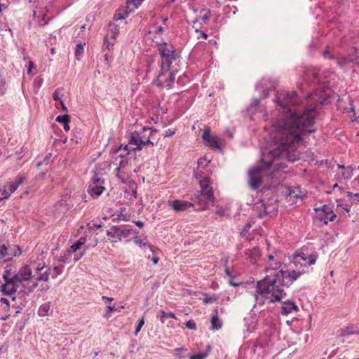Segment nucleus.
Wrapping results in <instances>:
<instances>
[{
  "instance_id": "nucleus-1",
  "label": "nucleus",
  "mask_w": 359,
  "mask_h": 359,
  "mask_svg": "<svg viewBox=\"0 0 359 359\" xmlns=\"http://www.w3.org/2000/svg\"><path fill=\"white\" fill-rule=\"evenodd\" d=\"M277 100L285 117L273 124L269 137V150L263 154L261 163L248 172L249 184L254 190L261 186L264 171L276 161L286 159L294 162L299 158L297 147L302 140V135L306 132L304 128L314 123L315 108H307L302 112L297 108L298 97L296 93H280Z\"/></svg>"
},
{
  "instance_id": "nucleus-2",
  "label": "nucleus",
  "mask_w": 359,
  "mask_h": 359,
  "mask_svg": "<svg viewBox=\"0 0 359 359\" xmlns=\"http://www.w3.org/2000/svg\"><path fill=\"white\" fill-rule=\"evenodd\" d=\"M306 271L304 268L294 263V255L292 260L287 270H280L266 276L264 279L257 283L256 292L253 294L255 301L259 304H263L264 301L259 300V294L269 299L268 295L271 294L273 298L270 302H280L286 296L284 287H289L294 280Z\"/></svg>"
},
{
  "instance_id": "nucleus-3",
  "label": "nucleus",
  "mask_w": 359,
  "mask_h": 359,
  "mask_svg": "<svg viewBox=\"0 0 359 359\" xmlns=\"http://www.w3.org/2000/svg\"><path fill=\"white\" fill-rule=\"evenodd\" d=\"M195 177L199 180L201 192L196 197V201L200 208L202 210L208 209L214 205L215 196L213 194V189L211 185L210 178L201 170L195 173Z\"/></svg>"
},
{
  "instance_id": "nucleus-4",
  "label": "nucleus",
  "mask_w": 359,
  "mask_h": 359,
  "mask_svg": "<svg viewBox=\"0 0 359 359\" xmlns=\"http://www.w3.org/2000/svg\"><path fill=\"white\" fill-rule=\"evenodd\" d=\"M158 50L161 57V69L175 72L176 69L172 64L179 61V55L176 53L175 50L169 49L166 43L159 44Z\"/></svg>"
},
{
  "instance_id": "nucleus-5",
  "label": "nucleus",
  "mask_w": 359,
  "mask_h": 359,
  "mask_svg": "<svg viewBox=\"0 0 359 359\" xmlns=\"http://www.w3.org/2000/svg\"><path fill=\"white\" fill-rule=\"evenodd\" d=\"M175 80V72L161 70L158 74L155 83L158 86L171 88Z\"/></svg>"
},
{
  "instance_id": "nucleus-6",
  "label": "nucleus",
  "mask_w": 359,
  "mask_h": 359,
  "mask_svg": "<svg viewBox=\"0 0 359 359\" xmlns=\"http://www.w3.org/2000/svg\"><path fill=\"white\" fill-rule=\"evenodd\" d=\"M316 257L313 255H306L304 253L294 255V263L299 265L300 268H307L316 262Z\"/></svg>"
},
{
  "instance_id": "nucleus-7",
  "label": "nucleus",
  "mask_w": 359,
  "mask_h": 359,
  "mask_svg": "<svg viewBox=\"0 0 359 359\" xmlns=\"http://www.w3.org/2000/svg\"><path fill=\"white\" fill-rule=\"evenodd\" d=\"M140 141L142 142L140 139V135L139 133L135 131L130 133L128 144L124 146V150L127 151L126 155L129 154V150H140L142 147Z\"/></svg>"
},
{
  "instance_id": "nucleus-8",
  "label": "nucleus",
  "mask_w": 359,
  "mask_h": 359,
  "mask_svg": "<svg viewBox=\"0 0 359 359\" xmlns=\"http://www.w3.org/2000/svg\"><path fill=\"white\" fill-rule=\"evenodd\" d=\"M19 280L20 279L5 281V283L1 285V290L6 294H11L16 292L21 285Z\"/></svg>"
},
{
  "instance_id": "nucleus-9",
  "label": "nucleus",
  "mask_w": 359,
  "mask_h": 359,
  "mask_svg": "<svg viewBox=\"0 0 359 359\" xmlns=\"http://www.w3.org/2000/svg\"><path fill=\"white\" fill-rule=\"evenodd\" d=\"M152 132H156V130H152L151 128L147 127L143 128L142 132L140 133V139L142 140V142L140 141L142 148L146 145H154L153 142L149 140V135L152 133Z\"/></svg>"
},
{
  "instance_id": "nucleus-10",
  "label": "nucleus",
  "mask_w": 359,
  "mask_h": 359,
  "mask_svg": "<svg viewBox=\"0 0 359 359\" xmlns=\"http://www.w3.org/2000/svg\"><path fill=\"white\" fill-rule=\"evenodd\" d=\"M202 138L208 143L210 146L215 149H219L220 144L219 139L217 136H214L210 133L208 130H205L203 133Z\"/></svg>"
},
{
  "instance_id": "nucleus-11",
  "label": "nucleus",
  "mask_w": 359,
  "mask_h": 359,
  "mask_svg": "<svg viewBox=\"0 0 359 359\" xmlns=\"http://www.w3.org/2000/svg\"><path fill=\"white\" fill-rule=\"evenodd\" d=\"M16 276H18L20 283L22 281L30 280L33 277L31 267L29 266L22 267L16 273Z\"/></svg>"
},
{
  "instance_id": "nucleus-12",
  "label": "nucleus",
  "mask_w": 359,
  "mask_h": 359,
  "mask_svg": "<svg viewBox=\"0 0 359 359\" xmlns=\"http://www.w3.org/2000/svg\"><path fill=\"white\" fill-rule=\"evenodd\" d=\"M169 203H170L172 208L176 212L184 211L188 208L193 205V204L191 203H188L187 201L180 200H175L172 202H169Z\"/></svg>"
},
{
  "instance_id": "nucleus-13",
  "label": "nucleus",
  "mask_w": 359,
  "mask_h": 359,
  "mask_svg": "<svg viewBox=\"0 0 359 359\" xmlns=\"http://www.w3.org/2000/svg\"><path fill=\"white\" fill-rule=\"evenodd\" d=\"M246 259L249 260L252 264L257 263L260 257L259 250L257 248H252L245 252Z\"/></svg>"
},
{
  "instance_id": "nucleus-14",
  "label": "nucleus",
  "mask_w": 359,
  "mask_h": 359,
  "mask_svg": "<svg viewBox=\"0 0 359 359\" xmlns=\"http://www.w3.org/2000/svg\"><path fill=\"white\" fill-rule=\"evenodd\" d=\"M268 208L269 207H267L262 201L257 202L254 205V210L257 212L258 217L261 218L270 213Z\"/></svg>"
},
{
  "instance_id": "nucleus-15",
  "label": "nucleus",
  "mask_w": 359,
  "mask_h": 359,
  "mask_svg": "<svg viewBox=\"0 0 359 359\" xmlns=\"http://www.w3.org/2000/svg\"><path fill=\"white\" fill-rule=\"evenodd\" d=\"M298 310V306L293 302L287 301L283 302L281 313L287 316L289 313H291L293 311H297Z\"/></svg>"
},
{
  "instance_id": "nucleus-16",
  "label": "nucleus",
  "mask_w": 359,
  "mask_h": 359,
  "mask_svg": "<svg viewBox=\"0 0 359 359\" xmlns=\"http://www.w3.org/2000/svg\"><path fill=\"white\" fill-rule=\"evenodd\" d=\"M119 33V27L115 23H110L109 25L108 33L106 36L109 37L113 41H115L116 36Z\"/></svg>"
},
{
  "instance_id": "nucleus-17",
  "label": "nucleus",
  "mask_w": 359,
  "mask_h": 359,
  "mask_svg": "<svg viewBox=\"0 0 359 359\" xmlns=\"http://www.w3.org/2000/svg\"><path fill=\"white\" fill-rule=\"evenodd\" d=\"M104 187H97L96 184H90L88 187V193L93 196H99L103 192Z\"/></svg>"
},
{
  "instance_id": "nucleus-18",
  "label": "nucleus",
  "mask_w": 359,
  "mask_h": 359,
  "mask_svg": "<svg viewBox=\"0 0 359 359\" xmlns=\"http://www.w3.org/2000/svg\"><path fill=\"white\" fill-rule=\"evenodd\" d=\"M214 313H215V314L212 316V317L211 318L212 329V330H219V328L222 327V323L219 320L217 310L215 309Z\"/></svg>"
},
{
  "instance_id": "nucleus-19",
  "label": "nucleus",
  "mask_w": 359,
  "mask_h": 359,
  "mask_svg": "<svg viewBox=\"0 0 359 359\" xmlns=\"http://www.w3.org/2000/svg\"><path fill=\"white\" fill-rule=\"evenodd\" d=\"M8 257L18 256L21 254V250L18 245H11L7 247Z\"/></svg>"
},
{
  "instance_id": "nucleus-20",
  "label": "nucleus",
  "mask_w": 359,
  "mask_h": 359,
  "mask_svg": "<svg viewBox=\"0 0 359 359\" xmlns=\"http://www.w3.org/2000/svg\"><path fill=\"white\" fill-rule=\"evenodd\" d=\"M107 236L114 238V241H120L118 226H113L109 230L107 231Z\"/></svg>"
},
{
  "instance_id": "nucleus-21",
  "label": "nucleus",
  "mask_w": 359,
  "mask_h": 359,
  "mask_svg": "<svg viewBox=\"0 0 359 359\" xmlns=\"http://www.w3.org/2000/svg\"><path fill=\"white\" fill-rule=\"evenodd\" d=\"M210 162V160L207 159L206 157L200 158L198 161V166L196 173L198 171L201 170V172L203 173V175H206L207 177H208V175L203 172V169L205 168V167L208 165Z\"/></svg>"
},
{
  "instance_id": "nucleus-22",
  "label": "nucleus",
  "mask_w": 359,
  "mask_h": 359,
  "mask_svg": "<svg viewBox=\"0 0 359 359\" xmlns=\"http://www.w3.org/2000/svg\"><path fill=\"white\" fill-rule=\"evenodd\" d=\"M50 309V302L43 304L39 309L38 313L40 316H46L49 314Z\"/></svg>"
},
{
  "instance_id": "nucleus-23",
  "label": "nucleus",
  "mask_w": 359,
  "mask_h": 359,
  "mask_svg": "<svg viewBox=\"0 0 359 359\" xmlns=\"http://www.w3.org/2000/svg\"><path fill=\"white\" fill-rule=\"evenodd\" d=\"M337 217V215L335 214H332L331 215H317L316 218L318 219L320 221H323L324 224H327L328 223V221L333 222L335 218Z\"/></svg>"
},
{
  "instance_id": "nucleus-24",
  "label": "nucleus",
  "mask_w": 359,
  "mask_h": 359,
  "mask_svg": "<svg viewBox=\"0 0 359 359\" xmlns=\"http://www.w3.org/2000/svg\"><path fill=\"white\" fill-rule=\"evenodd\" d=\"M316 210L318 212L317 215H323L324 216L325 215H331L332 214H334L331 208L327 205H323V207L321 210L316 209Z\"/></svg>"
},
{
  "instance_id": "nucleus-25",
  "label": "nucleus",
  "mask_w": 359,
  "mask_h": 359,
  "mask_svg": "<svg viewBox=\"0 0 359 359\" xmlns=\"http://www.w3.org/2000/svg\"><path fill=\"white\" fill-rule=\"evenodd\" d=\"M116 171L117 177H118L122 182L126 183L128 180V176L122 171L121 168H116Z\"/></svg>"
},
{
  "instance_id": "nucleus-26",
  "label": "nucleus",
  "mask_w": 359,
  "mask_h": 359,
  "mask_svg": "<svg viewBox=\"0 0 359 359\" xmlns=\"http://www.w3.org/2000/svg\"><path fill=\"white\" fill-rule=\"evenodd\" d=\"M309 96L312 97V100L314 102H318L320 105L327 104V97H317L318 95L316 93L314 94H311Z\"/></svg>"
},
{
  "instance_id": "nucleus-27",
  "label": "nucleus",
  "mask_w": 359,
  "mask_h": 359,
  "mask_svg": "<svg viewBox=\"0 0 359 359\" xmlns=\"http://www.w3.org/2000/svg\"><path fill=\"white\" fill-rule=\"evenodd\" d=\"M18 276H16V273L13 275L10 270L5 271L3 274V278L4 279V281L17 280L18 279Z\"/></svg>"
},
{
  "instance_id": "nucleus-28",
  "label": "nucleus",
  "mask_w": 359,
  "mask_h": 359,
  "mask_svg": "<svg viewBox=\"0 0 359 359\" xmlns=\"http://www.w3.org/2000/svg\"><path fill=\"white\" fill-rule=\"evenodd\" d=\"M160 313H161L160 319H161V321L162 323H165L164 319L165 318H176L175 315L172 312L166 313L165 311L162 310L160 311Z\"/></svg>"
},
{
  "instance_id": "nucleus-29",
  "label": "nucleus",
  "mask_w": 359,
  "mask_h": 359,
  "mask_svg": "<svg viewBox=\"0 0 359 359\" xmlns=\"http://www.w3.org/2000/svg\"><path fill=\"white\" fill-rule=\"evenodd\" d=\"M145 238H141L140 237L136 236L135 238H134V242L140 245V246H144V247H149L150 248L151 247V245L149 243H148L147 242L144 241Z\"/></svg>"
},
{
  "instance_id": "nucleus-30",
  "label": "nucleus",
  "mask_w": 359,
  "mask_h": 359,
  "mask_svg": "<svg viewBox=\"0 0 359 359\" xmlns=\"http://www.w3.org/2000/svg\"><path fill=\"white\" fill-rule=\"evenodd\" d=\"M133 233H135V231H133V229H122L119 227L120 241L122 237L126 238Z\"/></svg>"
},
{
  "instance_id": "nucleus-31",
  "label": "nucleus",
  "mask_w": 359,
  "mask_h": 359,
  "mask_svg": "<svg viewBox=\"0 0 359 359\" xmlns=\"http://www.w3.org/2000/svg\"><path fill=\"white\" fill-rule=\"evenodd\" d=\"M86 43H78L76 46L75 49V56L76 57L77 60H79V56H80L83 53L84 50V46Z\"/></svg>"
},
{
  "instance_id": "nucleus-32",
  "label": "nucleus",
  "mask_w": 359,
  "mask_h": 359,
  "mask_svg": "<svg viewBox=\"0 0 359 359\" xmlns=\"http://www.w3.org/2000/svg\"><path fill=\"white\" fill-rule=\"evenodd\" d=\"M353 167L352 165L347 167L345 172H343V176L346 179H349L353 175Z\"/></svg>"
},
{
  "instance_id": "nucleus-33",
  "label": "nucleus",
  "mask_w": 359,
  "mask_h": 359,
  "mask_svg": "<svg viewBox=\"0 0 359 359\" xmlns=\"http://www.w3.org/2000/svg\"><path fill=\"white\" fill-rule=\"evenodd\" d=\"M56 121L65 124L67 122H69V116L68 114H65L63 116H58L56 118Z\"/></svg>"
},
{
  "instance_id": "nucleus-34",
  "label": "nucleus",
  "mask_w": 359,
  "mask_h": 359,
  "mask_svg": "<svg viewBox=\"0 0 359 359\" xmlns=\"http://www.w3.org/2000/svg\"><path fill=\"white\" fill-rule=\"evenodd\" d=\"M49 275H50V272L46 271L43 273H40L36 279H37V280H43V281L47 282L49 279Z\"/></svg>"
},
{
  "instance_id": "nucleus-35",
  "label": "nucleus",
  "mask_w": 359,
  "mask_h": 359,
  "mask_svg": "<svg viewBox=\"0 0 359 359\" xmlns=\"http://www.w3.org/2000/svg\"><path fill=\"white\" fill-rule=\"evenodd\" d=\"M203 302L207 304L209 303H212L217 299V297L214 295L212 297H208L207 294H204Z\"/></svg>"
},
{
  "instance_id": "nucleus-36",
  "label": "nucleus",
  "mask_w": 359,
  "mask_h": 359,
  "mask_svg": "<svg viewBox=\"0 0 359 359\" xmlns=\"http://www.w3.org/2000/svg\"><path fill=\"white\" fill-rule=\"evenodd\" d=\"M109 38L108 36H105L104 39V46L107 48L109 50H111L113 47H114V42H110L109 41Z\"/></svg>"
},
{
  "instance_id": "nucleus-37",
  "label": "nucleus",
  "mask_w": 359,
  "mask_h": 359,
  "mask_svg": "<svg viewBox=\"0 0 359 359\" xmlns=\"http://www.w3.org/2000/svg\"><path fill=\"white\" fill-rule=\"evenodd\" d=\"M144 318L142 317L141 319H140V320L138 321V324H137V326L136 327V330L135 331V335H137V334L140 332V331L141 330V328L142 327V326L144 325Z\"/></svg>"
},
{
  "instance_id": "nucleus-38",
  "label": "nucleus",
  "mask_w": 359,
  "mask_h": 359,
  "mask_svg": "<svg viewBox=\"0 0 359 359\" xmlns=\"http://www.w3.org/2000/svg\"><path fill=\"white\" fill-rule=\"evenodd\" d=\"M102 184H103V181L100 177H98L97 175L93 176L92 184H96L97 187H103L102 185Z\"/></svg>"
},
{
  "instance_id": "nucleus-39",
  "label": "nucleus",
  "mask_w": 359,
  "mask_h": 359,
  "mask_svg": "<svg viewBox=\"0 0 359 359\" xmlns=\"http://www.w3.org/2000/svg\"><path fill=\"white\" fill-rule=\"evenodd\" d=\"M186 327L190 330H196V325L193 320H189L186 323Z\"/></svg>"
},
{
  "instance_id": "nucleus-40",
  "label": "nucleus",
  "mask_w": 359,
  "mask_h": 359,
  "mask_svg": "<svg viewBox=\"0 0 359 359\" xmlns=\"http://www.w3.org/2000/svg\"><path fill=\"white\" fill-rule=\"evenodd\" d=\"M62 272V268L60 266H55L53 268V275L52 276L53 278L57 277L58 275H60Z\"/></svg>"
},
{
  "instance_id": "nucleus-41",
  "label": "nucleus",
  "mask_w": 359,
  "mask_h": 359,
  "mask_svg": "<svg viewBox=\"0 0 359 359\" xmlns=\"http://www.w3.org/2000/svg\"><path fill=\"white\" fill-rule=\"evenodd\" d=\"M207 356V353H198L190 356V359H204Z\"/></svg>"
},
{
  "instance_id": "nucleus-42",
  "label": "nucleus",
  "mask_w": 359,
  "mask_h": 359,
  "mask_svg": "<svg viewBox=\"0 0 359 359\" xmlns=\"http://www.w3.org/2000/svg\"><path fill=\"white\" fill-rule=\"evenodd\" d=\"M81 245H80V243H79L78 242H76L74 244H73L71 247H70V251H72V252H75L76 251H77L79 249L81 248Z\"/></svg>"
},
{
  "instance_id": "nucleus-43",
  "label": "nucleus",
  "mask_w": 359,
  "mask_h": 359,
  "mask_svg": "<svg viewBox=\"0 0 359 359\" xmlns=\"http://www.w3.org/2000/svg\"><path fill=\"white\" fill-rule=\"evenodd\" d=\"M18 187V184H16L15 182L11 183L9 185V192L11 194L14 192Z\"/></svg>"
},
{
  "instance_id": "nucleus-44",
  "label": "nucleus",
  "mask_w": 359,
  "mask_h": 359,
  "mask_svg": "<svg viewBox=\"0 0 359 359\" xmlns=\"http://www.w3.org/2000/svg\"><path fill=\"white\" fill-rule=\"evenodd\" d=\"M227 263H228V261L227 260H225V264H224V266H225V273L230 278H233V276L231 275L230 271H229V269L227 266Z\"/></svg>"
},
{
  "instance_id": "nucleus-45",
  "label": "nucleus",
  "mask_w": 359,
  "mask_h": 359,
  "mask_svg": "<svg viewBox=\"0 0 359 359\" xmlns=\"http://www.w3.org/2000/svg\"><path fill=\"white\" fill-rule=\"evenodd\" d=\"M175 133V130L169 129L165 132L163 135L165 137H170V136L173 135Z\"/></svg>"
},
{
  "instance_id": "nucleus-46",
  "label": "nucleus",
  "mask_w": 359,
  "mask_h": 359,
  "mask_svg": "<svg viewBox=\"0 0 359 359\" xmlns=\"http://www.w3.org/2000/svg\"><path fill=\"white\" fill-rule=\"evenodd\" d=\"M53 98L54 100L57 101L60 100V94L58 90H55L53 95Z\"/></svg>"
},
{
  "instance_id": "nucleus-47",
  "label": "nucleus",
  "mask_w": 359,
  "mask_h": 359,
  "mask_svg": "<svg viewBox=\"0 0 359 359\" xmlns=\"http://www.w3.org/2000/svg\"><path fill=\"white\" fill-rule=\"evenodd\" d=\"M251 227V224L250 223H248L245 226H244V229H243V231L242 232V234L243 235V236H245V233L248 231L249 229Z\"/></svg>"
},
{
  "instance_id": "nucleus-48",
  "label": "nucleus",
  "mask_w": 359,
  "mask_h": 359,
  "mask_svg": "<svg viewBox=\"0 0 359 359\" xmlns=\"http://www.w3.org/2000/svg\"><path fill=\"white\" fill-rule=\"evenodd\" d=\"M143 0H130V3H133L135 8L141 4Z\"/></svg>"
},
{
  "instance_id": "nucleus-49",
  "label": "nucleus",
  "mask_w": 359,
  "mask_h": 359,
  "mask_svg": "<svg viewBox=\"0 0 359 359\" xmlns=\"http://www.w3.org/2000/svg\"><path fill=\"white\" fill-rule=\"evenodd\" d=\"M51 156H52L51 154H47L46 156V157L44 158V159L43 161V163H45V164H48L49 162H50Z\"/></svg>"
},
{
  "instance_id": "nucleus-50",
  "label": "nucleus",
  "mask_w": 359,
  "mask_h": 359,
  "mask_svg": "<svg viewBox=\"0 0 359 359\" xmlns=\"http://www.w3.org/2000/svg\"><path fill=\"white\" fill-rule=\"evenodd\" d=\"M337 63L340 67H343L344 65H346L347 60L346 59L342 60H337Z\"/></svg>"
},
{
  "instance_id": "nucleus-51",
  "label": "nucleus",
  "mask_w": 359,
  "mask_h": 359,
  "mask_svg": "<svg viewBox=\"0 0 359 359\" xmlns=\"http://www.w3.org/2000/svg\"><path fill=\"white\" fill-rule=\"evenodd\" d=\"M117 217H118V219L119 220H124V221H126L127 220V217L126 215L123 214V213H120V214H118L117 215Z\"/></svg>"
},
{
  "instance_id": "nucleus-52",
  "label": "nucleus",
  "mask_w": 359,
  "mask_h": 359,
  "mask_svg": "<svg viewBox=\"0 0 359 359\" xmlns=\"http://www.w3.org/2000/svg\"><path fill=\"white\" fill-rule=\"evenodd\" d=\"M0 302L1 304H6V306L7 307H9V301L6 298H4V297L1 298Z\"/></svg>"
},
{
  "instance_id": "nucleus-53",
  "label": "nucleus",
  "mask_w": 359,
  "mask_h": 359,
  "mask_svg": "<svg viewBox=\"0 0 359 359\" xmlns=\"http://www.w3.org/2000/svg\"><path fill=\"white\" fill-rule=\"evenodd\" d=\"M76 242L80 243V245L82 246L86 242V238L85 237H81Z\"/></svg>"
},
{
  "instance_id": "nucleus-54",
  "label": "nucleus",
  "mask_w": 359,
  "mask_h": 359,
  "mask_svg": "<svg viewBox=\"0 0 359 359\" xmlns=\"http://www.w3.org/2000/svg\"><path fill=\"white\" fill-rule=\"evenodd\" d=\"M124 18H125V17L122 14H121V13H118V14L116 13L114 15V19L116 20H121V19H124Z\"/></svg>"
},
{
  "instance_id": "nucleus-55",
  "label": "nucleus",
  "mask_w": 359,
  "mask_h": 359,
  "mask_svg": "<svg viewBox=\"0 0 359 359\" xmlns=\"http://www.w3.org/2000/svg\"><path fill=\"white\" fill-rule=\"evenodd\" d=\"M119 165H119V167H118V168H121H121H125V167L128 165V161H123V160H121V161H120Z\"/></svg>"
},
{
  "instance_id": "nucleus-56",
  "label": "nucleus",
  "mask_w": 359,
  "mask_h": 359,
  "mask_svg": "<svg viewBox=\"0 0 359 359\" xmlns=\"http://www.w3.org/2000/svg\"><path fill=\"white\" fill-rule=\"evenodd\" d=\"M25 177H23V176H20V177H19L18 180V182H15V184H18V186H19V185H20V184H22L23 183V182L25 181Z\"/></svg>"
},
{
  "instance_id": "nucleus-57",
  "label": "nucleus",
  "mask_w": 359,
  "mask_h": 359,
  "mask_svg": "<svg viewBox=\"0 0 359 359\" xmlns=\"http://www.w3.org/2000/svg\"><path fill=\"white\" fill-rule=\"evenodd\" d=\"M116 309L114 306H107V312L106 315H108L111 312L116 311Z\"/></svg>"
},
{
  "instance_id": "nucleus-58",
  "label": "nucleus",
  "mask_w": 359,
  "mask_h": 359,
  "mask_svg": "<svg viewBox=\"0 0 359 359\" xmlns=\"http://www.w3.org/2000/svg\"><path fill=\"white\" fill-rule=\"evenodd\" d=\"M60 105H61V107H62V111L63 112H67V111H68V110H67V107L65 105L64 102H63L62 100H60Z\"/></svg>"
},
{
  "instance_id": "nucleus-59",
  "label": "nucleus",
  "mask_w": 359,
  "mask_h": 359,
  "mask_svg": "<svg viewBox=\"0 0 359 359\" xmlns=\"http://www.w3.org/2000/svg\"><path fill=\"white\" fill-rule=\"evenodd\" d=\"M323 56L325 58H332V55L330 54V53L328 50L324 51Z\"/></svg>"
},
{
  "instance_id": "nucleus-60",
  "label": "nucleus",
  "mask_w": 359,
  "mask_h": 359,
  "mask_svg": "<svg viewBox=\"0 0 359 359\" xmlns=\"http://www.w3.org/2000/svg\"><path fill=\"white\" fill-rule=\"evenodd\" d=\"M201 19L204 21L209 19V11H207L203 16H201Z\"/></svg>"
},
{
  "instance_id": "nucleus-61",
  "label": "nucleus",
  "mask_w": 359,
  "mask_h": 359,
  "mask_svg": "<svg viewBox=\"0 0 359 359\" xmlns=\"http://www.w3.org/2000/svg\"><path fill=\"white\" fill-rule=\"evenodd\" d=\"M37 286H38V283H37V282L34 283L33 284V285L32 286V287H31V288H29V289L28 290V291L27 292V293L32 292L33 291V290H34V288H36Z\"/></svg>"
},
{
  "instance_id": "nucleus-62",
  "label": "nucleus",
  "mask_w": 359,
  "mask_h": 359,
  "mask_svg": "<svg viewBox=\"0 0 359 359\" xmlns=\"http://www.w3.org/2000/svg\"><path fill=\"white\" fill-rule=\"evenodd\" d=\"M215 212L217 215H218L219 216H224L225 214L224 210L222 209H219V210H217Z\"/></svg>"
},
{
  "instance_id": "nucleus-63",
  "label": "nucleus",
  "mask_w": 359,
  "mask_h": 359,
  "mask_svg": "<svg viewBox=\"0 0 359 359\" xmlns=\"http://www.w3.org/2000/svg\"><path fill=\"white\" fill-rule=\"evenodd\" d=\"M2 194L4 196V198H7L11 195V193L9 191H6V190H4Z\"/></svg>"
},
{
  "instance_id": "nucleus-64",
  "label": "nucleus",
  "mask_w": 359,
  "mask_h": 359,
  "mask_svg": "<svg viewBox=\"0 0 359 359\" xmlns=\"http://www.w3.org/2000/svg\"><path fill=\"white\" fill-rule=\"evenodd\" d=\"M134 223L140 228L144 226V223L141 221H135L134 222Z\"/></svg>"
}]
</instances>
